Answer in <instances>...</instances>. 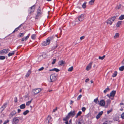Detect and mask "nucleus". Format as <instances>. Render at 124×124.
Masks as SVG:
<instances>
[{
	"label": "nucleus",
	"instance_id": "obj_1",
	"mask_svg": "<svg viewBox=\"0 0 124 124\" xmlns=\"http://www.w3.org/2000/svg\"><path fill=\"white\" fill-rule=\"evenodd\" d=\"M55 36L56 37H57V35H56L55 36L50 37H48L46 39V40L43 42L42 44V45L43 46H45L49 44L50 42L53 39Z\"/></svg>",
	"mask_w": 124,
	"mask_h": 124
},
{
	"label": "nucleus",
	"instance_id": "obj_2",
	"mask_svg": "<svg viewBox=\"0 0 124 124\" xmlns=\"http://www.w3.org/2000/svg\"><path fill=\"white\" fill-rule=\"evenodd\" d=\"M37 14L36 15L35 18L38 19L41 16L42 14V11L41 10L40 6L39 7V8L37 9Z\"/></svg>",
	"mask_w": 124,
	"mask_h": 124
},
{
	"label": "nucleus",
	"instance_id": "obj_3",
	"mask_svg": "<svg viewBox=\"0 0 124 124\" xmlns=\"http://www.w3.org/2000/svg\"><path fill=\"white\" fill-rule=\"evenodd\" d=\"M23 119V117H14L13 119L12 123L13 124L14 123L15 124H17L19 120H21Z\"/></svg>",
	"mask_w": 124,
	"mask_h": 124
},
{
	"label": "nucleus",
	"instance_id": "obj_4",
	"mask_svg": "<svg viewBox=\"0 0 124 124\" xmlns=\"http://www.w3.org/2000/svg\"><path fill=\"white\" fill-rule=\"evenodd\" d=\"M116 16H115L108 19L107 22V24L111 25L114 21L116 19Z\"/></svg>",
	"mask_w": 124,
	"mask_h": 124
},
{
	"label": "nucleus",
	"instance_id": "obj_5",
	"mask_svg": "<svg viewBox=\"0 0 124 124\" xmlns=\"http://www.w3.org/2000/svg\"><path fill=\"white\" fill-rule=\"evenodd\" d=\"M116 93V91H113L110 93V94H108L107 96L109 97V98L111 99L112 100H113L114 99V96Z\"/></svg>",
	"mask_w": 124,
	"mask_h": 124
},
{
	"label": "nucleus",
	"instance_id": "obj_6",
	"mask_svg": "<svg viewBox=\"0 0 124 124\" xmlns=\"http://www.w3.org/2000/svg\"><path fill=\"white\" fill-rule=\"evenodd\" d=\"M41 91V89L40 88H36L32 90V94L35 95Z\"/></svg>",
	"mask_w": 124,
	"mask_h": 124
},
{
	"label": "nucleus",
	"instance_id": "obj_7",
	"mask_svg": "<svg viewBox=\"0 0 124 124\" xmlns=\"http://www.w3.org/2000/svg\"><path fill=\"white\" fill-rule=\"evenodd\" d=\"M50 82L54 81L57 79L56 75L54 74H52L50 76Z\"/></svg>",
	"mask_w": 124,
	"mask_h": 124
},
{
	"label": "nucleus",
	"instance_id": "obj_8",
	"mask_svg": "<svg viewBox=\"0 0 124 124\" xmlns=\"http://www.w3.org/2000/svg\"><path fill=\"white\" fill-rule=\"evenodd\" d=\"M85 15L84 14H82L78 16V20L80 22L82 21L84 19L85 17Z\"/></svg>",
	"mask_w": 124,
	"mask_h": 124
},
{
	"label": "nucleus",
	"instance_id": "obj_9",
	"mask_svg": "<svg viewBox=\"0 0 124 124\" xmlns=\"http://www.w3.org/2000/svg\"><path fill=\"white\" fill-rule=\"evenodd\" d=\"M35 6V5H33L30 8V10H29L28 12L30 14L33 12L34 11L35 8H34L33 7Z\"/></svg>",
	"mask_w": 124,
	"mask_h": 124
},
{
	"label": "nucleus",
	"instance_id": "obj_10",
	"mask_svg": "<svg viewBox=\"0 0 124 124\" xmlns=\"http://www.w3.org/2000/svg\"><path fill=\"white\" fill-rule=\"evenodd\" d=\"M76 124H84L83 120L81 118H79L78 119V121L76 122Z\"/></svg>",
	"mask_w": 124,
	"mask_h": 124
},
{
	"label": "nucleus",
	"instance_id": "obj_11",
	"mask_svg": "<svg viewBox=\"0 0 124 124\" xmlns=\"http://www.w3.org/2000/svg\"><path fill=\"white\" fill-rule=\"evenodd\" d=\"M68 114L70 116H70L73 117L75 115V111H71L68 113Z\"/></svg>",
	"mask_w": 124,
	"mask_h": 124
},
{
	"label": "nucleus",
	"instance_id": "obj_12",
	"mask_svg": "<svg viewBox=\"0 0 124 124\" xmlns=\"http://www.w3.org/2000/svg\"><path fill=\"white\" fill-rule=\"evenodd\" d=\"M16 113V111L15 110H13L10 113L9 115V116L10 117H12L13 116H15Z\"/></svg>",
	"mask_w": 124,
	"mask_h": 124
},
{
	"label": "nucleus",
	"instance_id": "obj_13",
	"mask_svg": "<svg viewBox=\"0 0 124 124\" xmlns=\"http://www.w3.org/2000/svg\"><path fill=\"white\" fill-rule=\"evenodd\" d=\"M98 104L101 106H103L105 104V102L103 100H101Z\"/></svg>",
	"mask_w": 124,
	"mask_h": 124
},
{
	"label": "nucleus",
	"instance_id": "obj_14",
	"mask_svg": "<svg viewBox=\"0 0 124 124\" xmlns=\"http://www.w3.org/2000/svg\"><path fill=\"white\" fill-rule=\"evenodd\" d=\"M92 63H90L88 66L86 67V69L88 71L89 70L91 67L92 64Z\"/></svg>",
	"mask_w": 124,
	"mask_h": 124
},
{
	"label": "nucleus",
	"instance_id": "obj_15",
	"mask_svg": "<svg viewBox=\"0 0 124 124\" xmlns=\"http://www.w3.org/2000/svg\"><path fill=\"white\" fill-rule=\"evenodd\" d=\"M8 49H4L1 51L2 53L3 54L5 53V54L7 53L8 52Z\"/></svg>",
	"mask_w": 124,
	"mask_h": 124
},
{
	"label": "nucleus",
	"instance_id": "obj_16",
	"mask_svg": "<svg viewBox=\"0 0 124 124\" xmlns=\"http://www.w3.org/2000/svg\"><path fill=\"white\" fill-rule=\"evenodd\" d=\"M70 116L68 114L65 118H64L63 120L64 121H68V120L70 118Z\"/></svg>",
	"mask_w": 124,
	"mask_h": 124
},
{
	"label": "nucleus",
	"instance_id": "obj_17",
	"mask_svg": "<svg viewBox=\"0 0 124 124\" xmlns=\"http://www.w3.org/2000/svg\"><path fill=\"white\" fill-rule=\"evenodd\" d=\"M31 73V71L30 70H29L25 76L26 77H28L30 75Z\"/></svg>",
	"mask_w": 124,
	"mask_h": 124
},
{
	"label": "nucleus",
	"instance_id": "obj_18",
	"mask_svg": "<svg viewBox=\"0 0 124 124\" xmlns=\"http://www.w3.org/2000/svg\"><path fill=\"white\" fill-rule=\"evenodd\" d=\"M122 23V21H118L116 25V27H119Z\"/></svg>",
	"mask_w": 124,
	"mask_h": 124
},
{
	"label": "nucleus",
	"instance_id": "obj_19",
	"mask_svg": "<svg viewBox=\"0 0 124 124\" xmlns=\"http://www.w3.org/2000/svg\"><path fill=\"white\" fill-rule=\"evenodd\" d=\"M47 120H48V122L49 123L52 121V118L51 117L49 116H48L47 118Z\"/></svg>",
	"mask_w": 124,
	"mask_h": 124
},
{
	"label": "nucleus",
	"instance_id": "obj_20",
	"mask_svg": "<svg viewBox=\"0 0 124 124\" xmlns=\"http://www.w3.org/2000/svg\"><path fill=\"white\" fill-rule=\"evenodd\" d=\"M25 107V105L24 104H23L20 106V107L21 109H23Z\"/></svg>",
	"mask_w": 124,
	"mask_h": 124
},
{
	"label": "nucleus",
	"instance_id": "obj_21",
	"mask_svg": "<svg viewBox=\"0 0 124 124\" xmlns=\"http://www.w3.org/2000/svg\"><path fill=\"white\" fill-rule=\"evenodd\" d=\"M95 0H91L89 2V4L90 5H92L93 4Z\"/></svg>",
	"mask_w": 124,
	"mask_h": 124
},
{
	"label": "nucleus",
	"instance_id": "obj_22",
	"mask_svg": "<svg viewBox=\"0 0 124 124\" xmlns=\"http://www.w3.org/2000/svg\"><path fill=\"white\" fill-rule=\"evenodd\" d=\"M43 55L40 56L38 58V60L39 61H40L43 59Z\"/></svg>",
	"mask_w": 124,
	"mask_h": 124
},
{
	"label": "nucleus",
	"instance_id": "obj_23",
	"mask_svg": "<svg viewBox=\"0 0 124 124\" xmlns=\"http://www.w3.org/2000/svg\"><path fill=\"white\" fill-rule=\"evenodd\" d=\"M6 104L4 103L2 106V107L0 109L2 110V111H3L6 108Z\"/></svg>",
	"mask_w": 124,
	"mask_h": 124
},
{
	"label": "nucleus",
	"instance_id": "obj_24",
	"mask_svg": "<svg viewBox=\"0 0 124 124\" xmlns=\"http://www.w3.org/2000/svg\"><path fill=\"white\" fill-rule=\"evenodd\" d=\"M64 63V62L62 60L61 61L59 62L58 64L61 66H62Z\"/></svg>",
	"mask_w": 124,
	"mask_h": 124
},
{
	"label": "nucleus",
	"instance_id": "obj_25",
	"mask_svg": "<svg viewBox=\"0 0 124 124\" xmlns=\"http://www.w3.org/2000/svg\"><path fill=\"white\" fill-rule=\"evenodd\" d=\"M124 19V15H121L119 17V19L122 20Z\"/></svg>",
	"mask_w": 124,
	"mask_h": 124
},
{
	"label": "nucleus",
	"instance_id": "obj_26",
	"mask_svg": "<svg viewBox=\"0 0 124 124\" xmlns=\"http://www.w3.org/2000/svg\"><path fill=\"white\" fill-rule=\"evenodd\" d=\"M117 72L116 71H114V73H113L112 77H116L117 75Z\"/></svg>",
	"mask_w": 124,
	"mask_h": 124
},
{
	"label": "nucleus",
	"instance_id": "obj_27",
	"mask_svg": "<svg viewBox=\"0 0 124 124\" xmlns=\"http://www.w3.org/2000/svg\"><path fill=\"white\" fill-rule=\"evenodd\" d=\"M94 102L96 104H97L99 103V101L98 100V98H96L94 100Z\"/></svg>",
	"mask_w": 124,
	"mask_h": 124
},
{
	"label": "nucleus",
	"instance_id": "obj_28",
	"mask_svg": "<svg viewBox=\"0 0 124 124\" xmlns=\"http://www.w3.org/2000/svg\"><path fill=\"white\" fill-rule=\"evenodd\" d=\"M29 112V111L28 110H26L23 112V114L24 115H27Z\"/></svg>",
	"mask_w": 124,
	"mask_h": 124
},
{
	"label": "nucleus",
	"instance_id": "obj_29",
	"mask_svg": "<svg viewBox=\"0 0 124 124\" xmlns=\"http://www.w3.org/2000/svg\"><path fill=\"white\" fill-rule=\"evenodd\" d=\"M86 2H85L84 3L82 4V7L83 8H84L86 7Z\"/></svg>",
	"mask_w": 124,
	"mask_h": 124
},
{
	"label": "nucleus",
	"instance_id": "obj_30",
	"mask_svg": "<svg viewBox=\"0 0 124 124\" xmlns=\"http://www.w3.org/2000/svg\"><path fill=\"white\" fill-rule=\"evenodd\" d=\"M14 52V51L12 53H9L8 54V56H10L14 55L15 53Z\"/></svg>",
	"mask_w": 124,
	"mask_h": 124
},
{
	"label": "nucleus",
	"instance_id": "obj_31",
	"mask_svg": "<svg viewBox=\"0 0 124 124\" xmlns=\"http://www.w3.org/2000/svg\"><path fill=\"white\" fill-rule=\"evenodd\" d=\"M32 99L30 101H29L27 102H26V105L27 106H29L30 104H31V101L32 100Z\"/></svg>",
	"mask_w": 124,
	"mask_h": 124
},
{
	"label": "nucleus",
	"instance_id": "obj_32",
	"mask_svg": "<svg viewBox=\"0 0 124 124\" xmlns=\"http://www.w3.org/2000/svg\"><path fill=\"white\" fill-rule=\"evenodd\" d=\"M119 36V34L118 33H116L115 35L114 36V37L115 39L116 38L118 37Z\"/></svg>",
	"mask_w": 124,
	"mask_h": 124
},
{
	"label": "nucleus",
	"instance_id": "obj_33",
	"mask_svg": "<svg viewBox=\"0 0 124 124\" xmlns=\"http://www.w3.org/2000/svg\"><path fill=\"white\" fill-rule=\"evenodd\" d=\"M124 69V66H123L120 67L119 68V70L121 71H123Z\"/></svg>",
	"mask_w": 124,
	"mask_h": 124
},
{
	"label": "nucleus",
	"instance_id": "obj_34",
	"mask_svg": "<svg viewBox=\"0 0 124 124\" xmlns=\"http://www.w3.org/2000/svg\"><path fill=\"white\" fill-rule=\"evenodd\" d=\"M82 113L81 111H79L78 112L77 114L76 117L77 118L78 116H80V115L82 114Z\"/></svg>",
	"mask_w": 124,
	"mask_h": 124
},
{
	"label": "nucleus",
	"instance_id": "obj_35",
	"mask_svg": "<svg viewBox=\"0 0 124 124\" xmlns=\"http://www.w3.org/2000/svg\"><path fill=\"white\" fill-rule=\"evenodd\" d=\"M105 55H104L102 57L100 56L99 57V58L100 59L102 60L104 59V58H105Z\"/></svg>",
	"mask_w": 124,
	"mask_h": 124
},
{
	"label": "nucleus",
	"instance_id": "obj_36",
	"mask_svg": "<svg viewBox=\"0 0 124 124\" xmlns=\"http://www.w3.org/2000/svg\"><path fill=\"white\" fill-rule=\"evenodd\" d=\"M109 89L108 88H106L104 91V93H106L108 91H109Z\"/></svg>",
	"mask_w": 124,
	"mask_h": 124
},
{
	"label": "nucleus",
	"instance_id": "obj_37",
	"mask_svg": "<svg viewBox=\"0 0 124 124\" xmlns=\"http://www.w3.org/2000/svg\"><path fill=\"white\" fill-rule=\"evenodd\" d=\"M106 102L108 105L110 104L111 102V100L109 99H108L106 101Z\"/></svg>",
	"mask_w": 124,
	"mask_h": 124
},
{
	"label": "nucleus",
	"instance_id": "obj_38",
	"mask_svg": "<svg viewBox=\"0 0 124 124\" xmlns=\"http://www.w3.org/2000/svg\"><path fill=\"white\" fill-rule=\"evenodd\" d=\"M36 35L35 34H32L31 35V39H35Z\"/></svg>",
	"mask_w": 124,
	"mask_h": 124
},
{
	"label": "nucleus",
	"instance_id": "obj_39",
	"mask_svg": "<svg viewBox=\"0 0 124 124\" xmlns=\"http://www.w3.org/2000/svg\"><path fill=\"white\" fill-rule=\"evenodd\" d=\"M121 5L120 4H119V5H117L116 7V9H119L121 7Z\"/></svg>",
	"mask_w": 124,
	"mask_h": 124
},
{
	"label": "nucleus",
	"instance_id": "obj_40",
	"mask_svg": "<svg viewBox=\"0 0 124 124\" xmlns=\"http://www.w3.org/2000/svg\"><path fill=\"white\" fill-rule=\"evenodd\" d=\"M5 58V56H0V60H4Z\"/></svg>",
	"mask_w": 124,
	"mask_h": 124
},
{
	"label": "nucleus",
	"instance_id": "obj_41",
	"mask_svg": "<svg viewBox=\"0 0 124 124\" xmlns=\"http://www.w3.org/2000/svg\"><path fill=\"white\" fill-rule=\"evenodd\" d=\"M73 69V67L72 66L68 69V70L69 71H71Z\"/></svg>",
	"mask_w": 124,
	"mask_h": 124
},
{
	"label": "nucleus",
	"instance_id": "obj_42",
	"mask_svg": "<svg viewBox=\"0 0 124 124\" xmlns=\"http://www.w3.org/2000/svg\"><path fill=\"white\" fill-rule=\"evenodd\" d=\"M56 61V60L55 59H53V61L52 62V64H54Z\"/></svg>",
	"mask_w": 124,
	"mask_h": 124
},
{
	"label": "nucleus",
	"instance_id": "obj_43",
	"mask_svg": "<svg viewBox=\"0 0 124 124\" xmlns=\"http://www.w3.org/2000/svg\"><path fill=\"white\" fill-rule=\"evenodd\" d=\"M30 35V34H28V35L26 36L25 38V40H26L29 38V37Z\"/></svg>",
	"mask_w": 124,
	"mask_h": 124
},
{
	"label": "nucleus",
	"instance_id": "obj_44",
	"mask_svg": "<svg viewBox=\"0 0 124 124\" xmlns=\"http://www.w3.org/2000/svg\"><path fill=\"white\" fill-rule=\"evenodd\" d=\"M19 29L17 27L13 31V33H14L16 31H18V30Z\"/></svg>",
	"mask_w": 124,
	"mask_h": 124
},
{
	"label": "nucleus",
	"instance_id": "obj_45",
	"mask_svg": "<svg viewBox=\"0 0 124 124\" xmlns=\"http://www.w3.org/2000/svg\"><path fill=\"white\" fill-rule=\"evenodd\" d=\"M53 70L54 71H55L56 72H58L59 71V70L58 69L55 68Z\"/></svg>",
	"mask_w": 124,
	"mask_h": 124
},
{
	"label": "nucleus",
	"instance_id": "obj_46",
	"mask_svg": "<svg viewBox=\"0 0 124 124\" xmlns=\"http://www.w3.org/2000/svg\"><path fill=\"white\" fill-rule=\"evenodd\" d=\"M82 95H79L78 97L77 98V100H80V99L81 98V97H82Z\"/></svg>",
	"mask_w": 124,
	"mask_h": 124
},
{
	"label": "nucleus",
	"instance_id": "obj_47",
	"mask_svg": "<svg viewBox=\"0 0 124 124\" xmlns=\"http://www.w3.org/2000/svg\"><path fill=\"white\" fill-rule=\"evenodd\" d=\"M24 33H20L19 34L20 36L21 37H22L24 35Z\"/></svg>",
	"mask_w": 124,
	"mask_h": 124
},
{
	"label": "nucleus",
	"instance_id": "obj_48",
	"mask_svg": "<svg viewBox=\"0 0 124 124\" xmlns=\"http://www.w3.org/2000/svg\"><path fill=\"white\" fill-rule=\"evenodd\" d=\"M44 69V68L43 67H42L40 68H39V69L38 70L39 71H41L42 70H43Z\"/></svg>",
	"mask_w": 124,
	"mask_h": 124
},
{
	"label": "nucleus",
	"instance_id": "obj_49",
	"mask_svg": "<svg viewBox=\"0 0 124 124\" xmlns=\"http://www.w3.org/2000/svg\"><path fill=\"white\" fill-rule=\"evenodd\" d=\"M9 122L8 120H7L5 121L3 123V124H7Z\"/></svg>",
	"mask_w": 124,
	"mask_h": 124
},
{
	"label": "nucleus",
	"instance_id": "obj_50",
	"mask_svg": "<svg viewBox=\"0 0 124 124\" xmlns=\"http://www.w3.org/2000/svg\"><path fill=\"white\" fill-rule=\"evenodd\" d=\"M82 111L84 112L85 111L86 108L85 107H83L82 108Z\"/></svg>",
	"mask_w": 124,
	"mask_h": 124
},
{
	"label": "nucleus",
	"instance_id": "obj_51",
	"mask_svg": "<svg viewBox=\"0 0 124 124\" xmlns=\"http://www.w3.org/2000/svg\"><path fill=\"white\" fill-rule=\"evenodd\" d=\"M103 113V111H101L98 114L100 116H101V115H102V114Z\"/></svg>",
	"mask_w": 124,
	"mask_h": 124
},
{
	"label": "nucleus",
	"instance_id": "obj_52",
	"mask_svg": "<svg viewBox=\"0 0 124 124\" xmlns=\"http://www.w3.org/2000/svg\"><path fill=\"white\" fill-rule=\"evenodd\" d=\"M121 118L122 119H124V112L121 115Z\"/></svg>",
	"mask_w": 124,
	"mask_h": 124
},
{
	"label": "nucleus",
	"instance_id": "obj_53",
	"mask_svg": "<svg viewBox=\"0 0 124 124\" xmlns=\"http://www.w3.org/2000/svg\"><path fill=\"white\" fill-rule=\"evenodd\" d=\"M101 116H100L99 115H98V114L97 115L96 117V118L97 119H98L99 118H100V117Z\"/></svg>",
	"mask_w": 124,
	"mask_h": 124
},
{
	"label": "nucleus",
	"instance_id": "obj_54",
	"mask_svg": "<svg viewBox=\"0 0 124 124\" xmlns=\"http://www.w3.org/2000/svg\"><path fill=\"white\" fill-rule=\"evenodd\" d=\"M57 45H56V46H54L52 48V50H54V49H56L57 48Z\"/></svg>",
	"mask_w": 124,
	"mask_h": 124
},
{
	"label": "nucleus",
	"instance_id": "obj_55",
	"mask_svg": "<svg viewBox=\"0 0 124 124\" xmlns=\"http://www.w3.org/2000/svg\"><path fill=\"white\" fill-rule=\"evenodd\" d=\"M84 38H85V36H82L80 37V39L81 40H82V39H84Z\"/></svg>",
	"mask_w": 124,
	"mask_h": 124
},
{
	"label": "nucleus",
	"instance_id": "obj_56",
	"mask_svg": "<svg viewBox=\"0 0 124 124\" xmlns=\"http://www.w3.org/2000/svg\"><path fill=\"white\" fill-rule=\"evenodd\" d=\"M112 110H109V111H107V113L108 114H109L111 111Z\"/></svg>",
	"mask_w": 124,
	"mask_h": 124
},
{
	"label": "nucleus",
	"instance_id": "obj_57",
	"mask_svg": "<svg viewBox=\"0 0 124 124\" xmlns=\"http://www.w3.org/2000/svg\"><path fill=\"white\" fill-rule=\"evenodd\" d=\"M108 122L107 121H106L104 122L102 124H108Z\"/></svg>",
	"mask_w": 124,
	"mask_h": 124
},
{
	"label": "nucleus",
	"instance_id": "obj_58",
	"mask_svg": "<svg viewBox=\"0 0 124 124\" xmlns=\"http://www.w3.org/2000/svg\"><path fill=\"white\" fill-rule=\"evenodd\" d=\"M23 23L22 24L19 26H18V27L19 29L21 27V26H22L23 25Z\"/></svg>",
	"mask_w": 124,
	"mask_h": 124
},
{
	"label": "nucleus",
	"instance_id": "obj_59",
	"mask_svg": "<svg viewBox=\"0 0 124 124\" xmlns=\"http://www.w3.org/2000/svg\"><path fill=\"white\" fill-rule=\"evenodd\" d=\"M23 23L22 24L19 26H18V27L19 29L21 27V26H22L23 25Z\"/></svg>",
	"mask_w": 124,
	"mask_h": 124
},
{
	"label": "nucleus",
	"instance_id": "obj_60",
	"mask_svg": "<svg viewBox=\"0 0 124 124\" xmlns=\"http://www.w3.org/2000/svg\"><path fill=\"white\" fill-rule=\"evenodd\" d=\"M89 80V78L86 79L85 80V82H87Z\"/></svg>",
	"mask_w": 124,
	"mask_h": 124
},
{
	"label": "nucleus",
	"instance_id": "obj_61",
	"mask_svg": "<svg viewBox=\"0 0 124 124\" xmlns=\"http://www.w3.org/2000/svg\"><path fill=\"white\" fill-rule=\"evenodd\" d=\"M57 110V109L56 108L54 109L53 110V112H55Z\"/></svg>",
	"mask_w": 124,
	"mask_h": 124
},
{
	"label": "nucleus",
	"instance_id": "obj_62",
	"mask_svg": "<svg viewBox=\"0 0 124 124\" xmlns=\"http://www.w3.org/2000/svg\"><path fill=\"white\" fill-rule=\"evenodd\" d=\"M66 122H65V123L66 124H70L69 123V122L68 121H65Z\"/></svg>",
	"mask_w": 124,
	"mask_h": 124
},
{
	"label": "nucleus",
	"instance_id": "obj_63",
	"mask_svg": "<svg viewBox=\"0 0 124 124\" xmlns=\"http://www.w3.org/2000/svg\"><path fill=\"white\" fill-rule=\"evenodd\" d=\"M122 64H124V58L123 61L122 62Z\"/></svg>",
	"mask_w": 124,
	"mask_h": 124
},
{
	"label": "nucleus",
	"instance_id": "obj_64",
	"mask_svg": "<svg viewBox=\"0 0 124 124\" xmlns=\"http://www.w3.org/2000/svg\"><path fill=\"white\" fill-rule=\"evenodd\" d=\"M24 40H25V38H23L22 39V41H24Z\"/></svg>",
	"mask_w": 124,
	"mask_h": 124
}]
</instances>
